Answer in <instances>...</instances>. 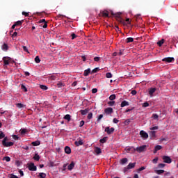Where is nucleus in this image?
I'll use <instances>...</instances> for the list:
<instances>
[{
	"mask_svg": "<svg viewBox=\"0 0 178 178\" xmlns=\"http://www.w3.org/2000/svg\"><path fill=\"white\" fill-rule=\"evenodd\" d=\"M112 15L115 17L116 20L118 21L119 23L123 24V26H126V22L124 21V19H123V18H122V17H120V15H122V13H117L115 14H113V13H112Z\"/></svg>",
	"mask_w": 178,
	"mask_h": 178,
	"instance_id": "1",
	"label": "nucleus"
},
{
	"mask_svg": "<svg viewBox=\"0 0 178 178\" xmlns=\"http://www.w3.org/2000/svg\"><path fill=\"white\" fill-rule=\"evenodd\" d=\"M8 141V137H5L2 140V145L3 147H12L15 144L13 142H6Z\"/></svg>",
	"mask_w": 178,
	"mask_h": 178,
	"instance_id": "2",
	"label": "nucleus"
},
{
	"mask_svg": "<svg viewBox=\"0 0 178 178\" xmlns=\"http://www.w3.org/2000/svg\"><path fill=\"white\" fill-rule=\"evenodd\" d=\"M3 61L5 65H9L10 63H15V61L10 57H3Z\"/></svg>",
	"mask_w": 178,
	"mask_h": 178,
	"instance_id": "3",
	"label": "nucleus"
},
{
	"mask_svg": "<svg viewBox=\"0 0 178 178\" xmlns=\"http://www.w3.org/2000/svg\"><path fill=\"white\" fill-rule=\"evenodd\" d=\"M145 149H147V145H143L140 147H138L136 149H134V151H137L138 152L140 153V152H144Z\"/></svg>",
	"mask_w": 178,
	"mask_h": 178,
	"instance_id": "4",
	"label": "nucleus"
},
{
	"mask_svg": "<svg viewBox=\"0 0 178 178\" xmlns=\"http://www.w3.org/2000/svg\"><path fill=\"white\" fill-rule=\"evenodd\" d=\"M28 169L31 170V172H35L37 170V166L34 165V163H30L28 164Z\"/></svg>",
	"mask_w": 178,
	"mask_h": 178,
	"instance_id": "5",
	"label": "nucleus"
},
{
	"mask_svg": "<svg viewBox=\"0 0 178 178\" xmlns=\"http://www.w3.org/2000/svg\"><path fill=\"white\" fill-rule=\"evenodd\" d=\"M162 159L165 163H172V159L168 156H163Z\"/></svg>",
	"mask_w": 178,
	"mask_h": 178,
	"instance_id": "6",
	"label": "nucleus"
},
{
	"mask_svg": "<svg viewBox=\"0 0 178 178\" xmlns=\"http://www.w3.org/2000/svg\"><path fill=\"white\" fill-rule=\"evenodd\" d=\"M136 166V163H129L127 168H124V172H127L129 169H133Z\"/></svg>",
	"mask_w": 178,
	"mask_h": 178,
	"instance_id": "7",
	"label": "nucleus"
},
{
	"mask_svg": "<svg viewBox=\"0 0 178 178\" xmlns=\"http://www.w3.org/2000/svg\"><path fill=\"white\" fill-rule=\"evenodd\" d=\"M104 131H106V133H107V134L110 135L112 134L113 131H115V128H110L109 127H107L105 128Z\"/></svg>",
	"mask_w": 178,
	"mask_h": 178,
	"instance_id": "8",
	"label": "nucleus"
},
{
	"mask_svg": "<svg viewBox=\"0 0 178 178\" xmlns=\"http://www.w3.org/2000/svg\"><path fill=\"white\" fill-rule=\"evenodd\" d=\"M175 60V58L173 57H166L162 59L163 62H166V63H170Z\"/></svg>",
	"mask_w": 178,
	"mask_h": 178,
	"instance_id": "9",
	"label": "nucleus"
},
{
	"mask_svg": "<svg viewBox=\"0 0 178 178\" xmlns=\"http://www.w3.org/2000/svg\"><path fill=\"white\" fill-rule=\"evenodd\" d=\"M140 136L143 138L144 140H147L148 138V134L145 132V131H140Z\"/></svg>",
	"mask_w": 178,
	"mask_h": 178,
	"instance_id": "10",
	"label": "nucleus"
},
{
	"mask_svg": "<svg viewBox=\"0 0 178 178\" xmlns=\"http://www.w3.org/2000/svg\"><path fill=\"white\" fill-rule=\"evenodd\" d=\"M104 113L106 115H112V113H113V108H112L111 107H108L104 109Z\"/></svg>",
	"mask_w": 178,
	"mask_h": 178,
	"instance_id": "11",
	"label": "nucleus"
},
{
	"mask_svg": "<svg viewBox=\"0 0 178 178\" xmlns=\"http://www.w3.org/2000/svg\"><path fill=\"white\" fill-rule=\"evenodd\" d=\"M39 23H44V25L42 26L43 29H47V27H48V24H47V21H45V19L40 20Z\"/></svg>",
	"mask_w": 178,
	"mask_h": 178,
	"instance_id": "12",
	"label": "nucleus"
},
{
	"mask_svg": "<svg viewBox=\"0 0 178 178\" xmlns=\"http://www.w3.org/2000/svg\"><path fill=\"white\" fill-rule=\"evenodd\" d=\"M74 144L76 147H80V145H83V140L80 139L79 140H76L74 142Z\"/></svg>",
	"mask_w": 178,
	"mask_h": 178,
	"instance_id": "13",
	"label": "nucleus"
},
{
	"mask_svg": "<svg viewBox=\"0 0 178 178\" xmlns=\"http://www.w3.org/2000/svg\"><path fill=\"white\" fill-rule=\"evenodd\" d=\"M65 154H72V149H70V147L66 146L65 147Z\"/></svg>",
	"mask_w": 178,
	"mask_h": 178,
	"instance_id": "14",
	"label": "nucleus"
},
{
	"mask_svg": "<svg viewBox=\"0 0 178 178\" xmlns=\"http://www.w3.org/2000/svg\"><path fill=\"white\" fill-rule=\"evenodd\" d=\"M101 15L103 17H109V13L106 10L101 12Z\"/></svg>",
	"mask_w": 178,
	"mask_h": 178,
	"instance_id": "15",
	"label": "nucleus"
},
{
	"mask_svg": "<svg viewBox=\"0 0 178 178\" xmlns=\"http://www.w3.org/2000/svg\"><path fill=\"white\" fill-rule=\"evenodd\" d=\"M160 149H162V146L161 145H156L154 147V154H156L158 151H160Z\"/></svg>",
	"mask_w": 178,
	"mask_h": 178,
	"instance_id": "16",
	"label": "nucleus"
},
{
	"mask_svg": "<svg viewBox=\"0 0 178 178\" xmlns=\"http://www.w3.org/2000/svg\"><path fill=\"white\" fill-rule=\"evenodd\" d=\"M90 73H91V69L88 68L87 70H86L83 72V76H85V77H87V76H88V74H90Z\"/></svg>",
	"mask_w": 178,
	"mask_h": 178,
	"instance_id": "17",
	"label": "nucleus"
},
{
	"mask_svg": "<svg viewBox=\"0 0 178 178\" xmlns=\"http://www.w3.org/2000/svg\"><path fill=\"white\" fill-rule=\"evenodd\" d=\"M120 106L121 108H124V106H129V102L126 100H124L123 102H122Z\"/></svg>",
	"mask_w": 178,
	"mask_h": 178,
	"instance_id": "18",
	"label": "nucleus"
},
{
	"mask_svg": "<svg viewBox=\"0 0 178 178\" xmlns=\"http://www.w3.org/2000/svg\"><path fill=\"white\" fill-rule=\"evenodd\" d=\"M155 91H156V88H152L149 90V95L152 96V95L154 94V92H155Z\"/></svg>",
	"mask_w": 178,
	"mask_h": 178,
	"instance_id": "19",
	"label": "nucleus"
},
{
	"mask_svg": "<svg viewBox=\"0 0 178 178\" xmlns=\"http://www.w3.org/2000/svg\"><path fill=\"white\" fill-rule=\"evenodd\" d=\"M73 168H74V162H72L67 167L68 170H72Z\"/></svg>",
	"mask_w": 178,
	"mask_h": 178,
	"instance_id": "20",
	"label": "nucleus"
},
{
	"mask_svg": "<svg viewBox=\"0 0 178 178\" xmlns=\"http://www.w3.org/2000/svg\"><path fill=\"white\" fill-rule=\"evenodd\" d=\"M79 112L81 115H87V113H88V108H86L85 110H80Z\"/></svg>",
	"mask_w": 178,
	"mask_h": 178,
	"instance_id": "21",
	"label": "nucleus"
},
{
	"mask_svg": "<svg viewBox=\"0 0 178 178\" xmlns=\"http://www.w3.org/2000/svg\"><path fill=\"white\" fill-rule=\"evenodd\" d=\"M33 159H34V161H36L37 162H38V161H40V155H38V154H35Z\"/></svg>",
	"mask_w": 178,
	"mask_h": 178,
	"instance_id": "22",
	"label": "nucleus"
},
{
	"mask_svg": "<svg viewBox=\"0 0 178 178\" xmlns=\"http://www.w3.org/2000/svg\"><path fill=\"white\" fill-rule=\"evenodd\" d=\"M134 41V38H127L126 39L127 44H129L130 42H133Z\"/></svg>",
	"mask_w": 178,
	"mask_h": 178,
	"instance_id": "23",
	"label": "nucleus"
},
{
	"mask_svg": "<svg viewBox=\"0 0 178 178\" xmlns=\"http://www.w3.org/2000/svg\"><path fill=\"white\" fill-rule=\"evenodd\" d=\"M32 145H33V147H37L38 145H40V140H36V141H33L32 142Z\"/></svg>",
	"mask_w": 178,
	"mask_h": 178,
	"instance_id": "24",
	"label": "nucleus"
},
{
	"mask_svg": "<svg viewBox=\"0 0 178 178\" xmlns=\"http://www.w3.org/2000/svg\"><path fill=\"white\" fill-rule=\"evenodd\" d=\"M95 152L97 154L99 155V154H101V152H102V151L101 150V148L99 147H96L95 149Z\"/></svg>",
	"mask_w": 178,
	"mask_h": 178,
	"instance_id": "25",
	"label": "nucleus"
},
{
	"mask_svg": "<svg viewBox=\"0 0 178 178\" xmlns=\"http://www.w3.org/2000/svg\"><path fill=\"white\" fill-rule=\"evenodd\" d=\"M127 158H124L120 160V164L121 165H124V163H127Z\"/></svg>",
	"mask_w": 178,
	"mask_h": 178,
	"instance_id": "26",
	"label": "nucleus"
},
{
	"mask_svg": "<svg viewBox=\"0 0 178 178\" xmlns=\"http://www.w3.org/2000/svg\"><path fill=\"white\" fill-rule=\"evenodd\" d=\"M164 42H165V39H162L157 42V45H159V47H162Z\"/></svg>",
	"mask_w": 178,
	"mask_h": 178,
	"instance_id": "27",
	"label": "nucleus"
},
{
	"mask_svg": "<svg viewBox=\"0 0 178 178\" xmlns=\"http://www.w3.org/2000/svg\"><path fill=\"white\" fill-rule=\"evenodd\" d=\"M155 173L157 175H162V173H165V170H156Z\"/></svg>",
	"mask_w": 178,
	"mask_h": 178,
	"instance_id": "28",
	"label": "nucleus"
},
{
	"mask_svg": "<svg viewBox=\"0 0 178 178\" xmlns=\"http://www.w3.org/2000/svg\"><path fill=\"white\" fill-rule=\"evenodd\" d=\"M108 140V137H104L102 139H100L99 142L102 143V144H105V143H106V140Z\"/></svg>",
	"mask_w": 178,
	"mask_h": 178,
	"instance_id": "29",
	"label": "nucleus"
},
{
	"mask_svg": "<svg viewBox=\"0 0 178 178\" xmlns=\"http://www.w3.org/2000/svg\"><path fill=\"white\" fill-rule=\"evenodd\" d=\"M3 51H8V44L6 43H4L1 47Z\"/></svg>",
	"mask_w": 178,
	"mask_h": 178,
	"instance_id": "30",
	"label": "nucleus"
},
{
	"mask_svg": "<svg viewBox=\"0 0 178 178\" xmlns=\"http://www.w3.org/2000/svg\"><path fill=\"white\" fill-rule=\"evenodd\" d=\"M64 119L65 120H67L68 122H70L71 116L69 114H67L64 116Z\"/></svg>",
	"mask_w": 178,
	"mask_h": 178,
	"instance_id": "31",
	"label": "nucleus"
},
{
	"mask_svg": "<svg viewBox=\"0 0 178 178\" xmlns=\"http://www.w3.org/2000/svg\"><path fill=\"white\" fill-rule=\"evenodd\" d=\"M21 90H22V91H24V92H27V91H28L26 86H24L23 84L21 85Z\"/></svg>",
	"mask_w": 178,
	"mask_h": 178,
	"instance_id": "32",
	"label": "nucleus"
},
{
	"mask_svg": "<svg viewBox=\"0 0 178 178\" xmlns=\"http://www.w3.org/2000/svg\"><path fill=\"white\" fill-rule=\"evenodd\" d=\"M20 134L23 136V134H26L27 133V129H21L19 131Z\"/></svg>",
	"mask_w": 178,
	"mask_h": 178,
	"instance_id": "33",
	"label": "nucleus"
},
{
	"mask_svg": "<svg viewBox=\"0 0 178 178\" xmlns=\"http://www.w3.org/2000/svg\"><path fill=\"white\" fill-rule=\"evenodd\" d=\"M23 22H24V20H22V21H17L15 23V26H22V24H23Z\"/></svg>",
	"mask_w": 178,
	"mask_h": 178,
	"instance_id": "34",
	"label": "nucleus"
},
{
	"mask_svg": "<svg viewBox=\"0 0 178 178\" xmlns=\"http://www.w3.org/2000/svg\"><path fill=\"white\" fill-rule=\"evenodd\" d=\"M149 134L151 137H156V131H150Z\"/></svg>",
	"mask_w": 178,
	"mask_h": 178,
	"instance_id": "35",
	"label": "nucleus"
},
{
	"mask_svg": "<svg viewBox=\"0 0 178 178\" xmlns=\"http://www.w3.org/2000/svg\"><path fill=\"white\" fill-rule=\"evenodd\" d=\"M39 177L40 178H45V177H47V174H45L44 172H40V173H39Z\"/></svg>",
	"mask_w": 178,
	"mask_h": 178,
	"instance_id": "36",
	"label": "nucleus"
},
{
	"mask_svg": "<svg viewBox=\"0 0 178 178\" xmlns=\"http://www.w3.org/2000/svg\"><path fill=\"white\" fill-rule=\"evenodd\" d=\"M109 99H110V101H113L114 99H116V95H111L109 97Z\"/></svg>",
	"mask_w": 178,
	"mask_h": 178,
	"instance_id": "37",
	"label": "nucleus"
},
{
	"mask_svg": "<svg viewBox=\"0 0 178 178\" xmlns=\"http://www.w3.org/2000/svg\"><path fill=\"white\" fill-rule=\"evenodd\" d=\"M130 122H131V120L130 119H127L124 121V124H125V126H129V124H130Z\"/></svg>",
	"mask_w": 178,
	"mask_h": 178,
	"instance_id": "38",
	"label": "nucleus"
},
{
	"mask_svg": "<svg viewBox=\"0 0 178 178\" xmlns=\"http://www.w3.org/2000/svg\"><path fill=\"white\" fill-rule=\"evenodd\" d=\"M35 63H40V62H41V60L40 59V56H37L35 58Z\"/></svg>",
	"mask_w": 178,
	"mask_h": 178,
	"instance_id": "39",
	"label": "nucleus"
},
{
	"mask_svg": "<svg viewBox=\"0 0 178 178\" xmlns=\"http://www.w3.org/2000/svg\"><path fill=\"white\" fill-rule=\"evenodd\" d=\"M112 73H111V72H107L106 74V77L107 78V79H112Z\"/></svg>",
	"mask_w": 178,
	"mask_h": 178,
	"instance_id": "40",
	"label": "nucleus"
},
{
	"mask_svg": "<svg viewBox=\"0 0 178 178\" xmlns=\"http://www.w3.org/2000/svg\"><path fill=\"white\" fill-rule=\"evenodd\" d=\"M97 72H99V67H96L93 69L91 72V74H92L93 73H97Z\"/></svg>",
	"mask_w": 178,
	"mask_h": 178,
	"instance_id": "41",
	"label": "nucleus"
},
{
	"mask_svg": "<svg viewBox=\"0 0 178 178\" xmlns=\"http://www.w3.org/2000/svg\"><path fill=\"white\" fill-rule=\"evenodd\" d=\"M108 105L109 106H113V105H115V101L111 100V101H110V102H108Z\"/></svg>",
	"mask_w": 178,
	"mask_h": 178,
	"instance_id": "42",
	"label": "nucleus"
},
{
	"mask_svg": "<svg viewBox=\"0 0 178 178\" xmlns=\"http://www.w3.org/2000/svg\"><path fill=\"white\" fill-rule=\"evenodd\" d=\"M40 88H41V90H48V87H47V86H45V85H40Z\"/></svg>",
	"mask_w": 178,
	"mask_h": 178,
	"instance_id": "43",
	"label": "nucleus"
},
{
	"mask_svg": "<svg viewBox=\"0 0 178 178\" xmlns=\"http://www.w3.org/2000/svg\"><path fill=\"white\" fill-rule=\"evenodd\" d=\"M16 106H17V108H22L24 107V105H23V104H22V103H18L16 104Z\"/></svg>",
	"mask_w": 178,
	"mask_h": 178,
	"instance_id": "44",
	"label": "nucleus"
},
{
	"mask_svg": "<svg viewBox=\"0 0 178 178\" xmlns=\"http://www.w3.org/2000/svg\"><path fill=\"white\" fill-rule=\"evenodd\" d=\"M145 167L143 166L137 170V172L140 173V172H142V170H145Z\"/></svg>",
	"mask_w": 178,
	"mask_h": 178,
	"instance_id": "45",
	"label": "nucleus"
},
{
	"mask_svg": "<svg viewBox=\"0 0 178 178\" xmlns=\"http://www.w3.org/2000/svg\"><path fill=\"white\" fill-rule=\"evenodd\" d=\"M158 168H159V169H163V168H165V164H163V163H159V164L158 165Z\"/></svg>",
	"mask_w": 178,
	"mask_h": 178,
	"instance_id": "46",
	"label": "nucleus"
},
{
	"mask_svg": "<svg viewBox=\"0 0 178 178\" xmlns=\"http://www.w3.org/2000/svg\"><path fill=\"white\" fill-rule=\"evenodd\" d=\"M2 138H5V134L3 132H0V140H2Z\"/></svg>",
	"mask_w": 178,
	"mask_h": 178,
	"instance_id": "47",
	"label": "nucleus"
},
{
	"mask_svg": "<svg viewBox=\"0 0 178 178\" xmlns=\"http://www.w3.org/2000/svg\"><path fill=\"white\" fill-rule=\"evenodd\" d=\"M152 118H153V119H154L155 120H156V119H158V118H159V116L158 115V114L154 113V114L152 115Z\"/></svg>",
	"mask_w": 178,
	"mask_h": 178,
	"instance_id": "48",
	"label": "nucleus"
},
{
	"mask_svg": "<svg viewBox=\"0 0 178 178\" xmlns=\"http://www.w3.org/2000/svg\"><path fill=\"white\" fill-rule=\"evenodd\" d=\"M63 86V83H62V82H58V83H57V87L58 88H62V86Z\"/></svg>",
	"mask_w": 178,
	"mask_h": 178,
	"instance_id": "49",
	"label": "nucleus"
},
{
	"mask_svg": "<svg viewBox=\"0 0 178 178\" xmlns=\"http://www.w3.org/2000/svg\"><path fill=\"white\" fill-rule=\"evenodd\" d=\"M143 108H147V107L149 106V104L148 102H145V103H143Z\"/></svg>",
	"mask_w": 178,
	"mask_h": 178,
	"instance_id": "50",
	"label": "nucleus"
},
{
	"mask_svg": "<svg viewBox=\"0 0 178 178\" xmlns=\"http://www.w3.org/2000/svg\"><path fill=\"white\" fill-rule=\"evenodd\" d=\"M94 60L95 62H99V60H101V57H95Z\"/></svg>",
	"mask_w": 178,
	"mask_h": 178,
	"instance_id": "51",
	"label": "nucleus"
},
{
	"mask_svg": "<svg viewBox=\"0 0 178 178\" xmlns=\"http://www.w3.org/2000/svg\"><path fill=\"white\" fill-rule=\"evenodd\" d=\"M3 159H5V161H6V162H10V157H9V156H5L3 158Z\"/></svg>",
	"mask_w": 178,
	"mask_h": 178,
	"instance_id": "52",
	"label": "nucleus"
},
{
	"mask_svg": "<svg viewBox=\"0 0 178 178\" xmlns=\"http://www.w3.org/2000/svg\"><path fill=\"white\" fill-rule=\"evenodd\" d=\"M72 40H74V38H77V35L75 33H72L71 34Z\"/></svg>",
	"mask_w": 178,
	"mask_h": 178,
	"instance_id": "53",
	"label": "nucleus"
},
{
	"mask_svg": "<svg viewBox=\"0 0 178 178\" xmlns=\"http://www.w3.org/2000/svg\"><path fill=\"white\" fill-rule=\"evenodd\" d=\"M102 118H104V115H102V114L99 115L97 120V122H99L101 120V119H102Z\"/></svg>",
	"mask_w": 178,
	"mask_h": 178,
	"instance_id": "54",
	"label": "nucleus"
},
{
	"mask_svg": "<svg viewBox=\"0 0 178 178\" xmlns=\"http://www.w3.org/2000/svg\"><path fill=\"white\" fill-rule=\"evenodd\" d=\"M124 22L126 23L125 26H127V24H130V19L129 18H127L126 20H124Z\"/></svg>",
	"mask_w": 178,
	"mask_h": 178,
	"instance_id": "55",
	"label": "nucleus"
},
{
	"mask_svg": "<svg viewBox=\"0 0 178 178\" xmlns=\"http://www.w3.org/2000/svg\"><path fill=\"white\" fill-rule=\"evenodd\" d=\"M22 15H23V16H26V17H29V13H26L24 11L22 12Z\"/></svg>",
	"mask_w": 178,
	"mask_h": 178,
	"instance_id": "56",
	"label": "nucleus"
},
{
	"mask_svg": "<svg viewBox=\"0 0 178 178\" xmlns=\"http://www.w3.org/2000/svg\"><path fill=\"white\" fill-rule=\"evenodd\" d=\"M22 48H23V50H24L25 52H28V54H29V49H27V47L23 46Z\"/></svg>",
	"mask_w": 178,
	"mask_h": 178,
	"instance_id": "57",
	"label": "nucleus"
},
{
	"mask_svg": "<svg viewBox=\"0 0 178 178\" xmlns=\"http://www.w3.org/2000/svg\"><path fill=\"white\" fill-rule=\"evenodd\" d=\"M98 92V89H97V88H93L92 90V94H96V92Z\"/></svg>",
	"mask_w": 178,
	"mask_h": 178,
	"instance_id": "58",
	"label": "nucleus"
},
{
	"mask_svg": "<svg viewBox=\"0 0 178 178\" xmlns=\"http://www.w3.org/2000/svg\"><path fill=\"white\" fill-rule=\"evenodd\" d=\"M88 120L92 119V113H90L88 115Z\"/></svg>",
	"mask_w": 178,
	"mask_h": 178,
	"instance_id": "59",
	"label": "nucleus"
},
{
	"mask_svg": "<svg viewBox=\"0 0 178 178\" xmlns=\"http://www.w3.org/2000/svg\"><path fill=\"white\" fill-rule=\"evenodd\" d=\"M84 126V120H81L79 124V127H83Z\"/></svg>",
	"mask_w": 178,
	"mask_h": 178,
	"instance_id": "60",
	"label": "nucleus"
},
{
	"mask_svg": "<svg viewBox=\"0 0 178 178\" xmlns=\"http://www.w3.org/2000/svg\"><path fill=\"white\" fill-rule=\"evenodd\" d=\"M131 94H132V95H136V94H137V91L136 90H133L131 91Z\"/></svg>",
	"mask_w": 178,
	"mask_h": 178,
	"instance_id": "61",
	"label": "nucleus"
},
{
	"mask_svg": "<svg viewBox=\"0 0 178 178\" xmlns=\"http://www.w3.org/2000/svg\"><path fill=\"white\" fill-rule=\"evenodd\" d=\"M113 122V123L118 124L119 123V120H118L117 118H114Z\"/></svg>",
	"mask_w": 178,
	"mask_h": 178,
	"instance_id": "62",
	"label": "nucleus"
},
{
	"mask_svg": "<svg viewBox=\"0 0 178 178\" xmlns=\"http://www.w3.org/2000/svg\"><path fill=\"white\" fill-rule=\"evenodd\" d=\"M13 138L14 140H19V136H17V135H13Z\"/></svg>",
	"mask_w": 178,
	"mask_h": 178,
	"instance_id": "63",
	"label": "nucleus"
},
{
	"mask_svg": "<svg viewBox=\"0 0 178 178\" xmlns=\"http://www.w3.org/2000/svg\"><path fill=\"white\" fill-rule=\"evenodd\" d=\"M153 163H156L158 162V158H155L152 160Z\"/></svg>",
	"mask_w": 178,
	"mask_h": 178,
	"instance_id": "64",
	"label": "nucleus"
}]
</instances>
